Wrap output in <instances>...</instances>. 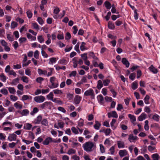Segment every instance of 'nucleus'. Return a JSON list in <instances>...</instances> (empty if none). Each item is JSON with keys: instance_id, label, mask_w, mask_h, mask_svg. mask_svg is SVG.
I'll return each mask as SVG.
<instances>
[{"instance_id": "obj_28", "label": "nucleus", "mask_w": 160, "mask_h": 160, "mask_svg": "<svg viewBox=\"0 0 160 160\" xmlns=\"http://www.w3.org/2000/svg\"><path fill=\"white\" fill-rule=\"evenodd\" d=\"M41 123L45 126H47L48 125V121L46 119H43L41 122Z\"/></svg>"}, {"instance_id": "obj_44", "label": "nucleus", "mask_w": 160, "mask_h": 160, "mask_svg": "<svg viewBox=\"0 0 160 160\" xmlns=\"http://www.w3.org/2000/svg\"><path fill=\"white\" fill-rule=\"evenodd\" d=\"M26 13L27 16L29 18H32V14L30 10H28Z\"/></svg>"}, {"instance_id": "obj_51", "label": "nucleus", "mask_w": 160, "mask_h": 160, "mask_svg": "<svg viewBox=\"0 0 160 160\" xmlns=\"http://www.w3.org/2000/svg\"><path fill=\"white\" fill-rule=\"evenodd\" d=\"M10 99L13 101H15L18 99L17 97L14 95H11L10 97Z\"/></svg>"}, {"instance_id": "obj_42", "label": "nucleus", "mask_w": 160, "mask_h": 160, "mask_svg": "<svg viewBox=\"0 0 160 160\" xmlns=\"http://www.w3.org/2000/svg\"><path fill=\"white\" fill-rule=\"evenodd\" d=\"M1 92L4 95H6L8 93V91L7 89L5 88H3L1 90Z\"/></svg>"}, {"instance_id": "obj_47", "label": "nucleus", "mask_w": 160, "mask_h": 160, "mask_svg": "<svg viewBox=\"0 0 160 160\" xmlns=\"http://www.w3.org/2000/svg\"><path fill=\"white\" fill-rule=\"evenodd\" d=\"M44 78L41 77H39L36 80V81L39 83H41L42 81L44 80Z\"/></svg>"}, {"instance_id": "obj_58", "label": "nucleus", "mask_w": 160, "mask_h": 160, "mask_svg": "<svg viewBox=\"0 0 160 160\" xmlns=\"http://www.w3.org/2000/svg\"><path fill=\"white\" fill-rule=\"evenodd\" d=\"M112 117L117 118L118 117V115L115 111H113L112 112Z\"/></svg>"}, {"instance_id": "obj_4", "label": "nucleus", "mask_w": 160, "mask_h": 160, "mask_svg": "<svg viewBox=\"0 0 160 160\" xmlns=\"http://www.w3.org/2000/svg\"><path fill=\"white\" fill-rule=\"evenodd\" d=\"M45 97L42 96H37L34 97V100L37 102L41 103L43 102L45 100Z\"/></svg>"}, {"instance_id": "obj_41", "label": "nucleus", "mask_w": 160, "mask_h": 160, "mask_svg": "<svg viewBox=\"0 0 160 160\" xmlns=\"http://www.w3.org/2000/svg\"><path fill=\"white\" fill-rule=\"evenodd\" d=\"M34 56L36 59H38L39 58V52L38 50H36L34 52Z\"/></svg>"}, {"instance_id": "obj_3", "label": "nucleus", "mask_w": 160, "mask_h": 160, "mask_svg": "<svg viewBox=\"0 0 160 160\" xmlns=\"http://www.w3.org/2000/svg\"><path fill=\"white\" fill-rule=\"evenodd\" d=\"M55 78L54 77H52L50 78V81L51 83V85L49 86V87L50 88H56L58 87V83H54Z\"/></svg>"}, {"instance_id": "obj_26", "label": "nucleus", "mask_w": 160, "mask_h": 160, "mask_svg": "<svg viewBox=\"0 0 160 160\" xmlns=\"http://www.w3.org/2000/svg\"><path fill=\"white\" fill-rule=\"evenodd\" d=\"M38 111V109L37 108L35 107L33 108L32 111L31 112L30 114L31 115H33L35 113L37 112Z\"/></svg>"}, {"instance_id": "obj_25", "label": "nucleus", "mask_w": 160, "mask_h": 160, "mask_svg": "<svg viewBox=\"0 0 160 160\" xmlns=\"http://www.w3.org/2000/svg\"><path fill=\"white\" fill-rule=\"evenodd\" d=\"M138 88V83L136 82H134L132 84V89L135 90Z\"/></svg>"}, {"instance_id": "obj_59", "label": "nucleus", "mask_w": 160, "mask_h": 160, "mask_svg": "<svg viewBox=\"0 0 160 160\" xmlns=\"http://www.w3.org/2000/svg\"><path fill=\"white\" fill-rule=\"evenodd\" d=\"M22 79L24 82L27 83L28 82V78L26 76H23L22 77Z\"/></svg>"}, {"instance_id": "obj_18", "label": "nucleus", "mask_w": 160, "mask_h": 160, "mask_svg": "<svg viewBox=\"0 0 160 160\" xmlns=\"http://www.w3.org/2000/svg\"><path fill=\"white\" fill-rule=\"evenodd\" d=\"M95 124L94 126V128L97 130L99 129L101 124L98 121H95Z\"/></svg>"}, {"instance_id": "obj_43", "label": "nucleus", "mask_w": 160, "mask_h": 160, "mask_svg": "<svg viewBox=\"0 0 160 160\" xmlns=\"http://www.w3.org/2000/svg\"><path fill=\"white\" fill-rule=\"evenodd\" d=\"M159 116L158 115H154L152 117V118L158 122L159 120Z\"/></svg>"}, {"instance_id": "obj_49", "label": "nucleus", "mask_w": 160, "mask_h": 160, "mask_svg": "<svg viewBox=\"0 0 160 160\" xmlns=\"http://www.w3.org/2000/svg\"><path fill=\"white\" fill-rule=\"evenodd\" d=\"M72 132L75 134H77L78 133V130L74 127H72L71 128Z\"/></svg>"}, {"instance_id": "obj_54", "label": "nucleus", "mask_w": 160, "mask_h": 160, "mask_svg": "<svg viewBox=\"0 0 160 160\" xmlns=\"http://www.w3.org/2000/svg\"><path fill=\"white\" fill-rule=\"evenodd\" d=\"M73 33L75 35L77 33L78 31V28L76 26H74L73 27Z\"/></svg>"}, {"instance_id": "obj_19", "label": "nucleus", "mask_w": 160, "mask_h": 160, "mask_svg": "<svg viewBox=\"0 0 160 160\" xmlns=\"http://www.w3.org/2000/svg\"><path fill=\"white\" fill-rule=\"evenodd\" d=\"M106 8L108 9H110L111 8V4L110 2L108 1H105L104 3Z\"/></svg>"}, {"instance_id": "obj_27", "label": "nucleus", "mask_w": 160, "mask_h": 160, "mask_svg": "<svg viewBox=\"0 0 160 160\" xmlns=\"http://www.w3.org/2000/svg\"><path fill=\"white\" fill-rule=\"evenodd\" d=\"M0 77L1 78V80L3 82L6 81V77L4 75L3 73H2L1 74H0Z\"/></svg>"}, {"instance_id": "obj_50", "label": "nucleus", "mask_w": 160, "mask_h": 160, "mask_svg": "<svg viewBox=\"0 0 160 160\" xmlns=\"http://www.w3.org/2000/svg\"><path fill=\"white\" fill-rule=\"evenodd\" d=\"M71 37V35L70 33L69 32H67L66 33V36L65 37V39L67 40H69L70 39Z\"/></svg>"}, {"instance_id": "obj_12", "label": "nucleus", "mask_w": 160, "mask_h": 160, "mask_svg": "<svg viewBox=\"0 0 160 160\" xmlns=\"http://www.w3.org/2000/svg\"><path fill=\"white\" fill-rule=\"evenodd\" d=\"M119 154L121 157H122L127 154V152L126 150H120L119 151Z\"/></svg>"}, {"instance_id": "obj_14", "label": "nucleus", "mask_w": 160, "mask_h": 160, "mask_svg": "<svg viewBox=\"0 0 160 160\" xmlns=\"http://www.w3.org/2000/svg\"><path fill=\"white\" fill-rule=\"evenodd\" d=\"M117 144L119 148H123L125 147L124 143L123 142L118 141L117 142Z\"/></svg>"}, {"instance_id": "obj_7", "label": "nucleus", "mask_w": 160, "mask_h": 160, "mask_svg": "<svg viewBox=\"0 0 160 160\" xmlns=\"http://www.w3.org/2000/svg\"><path fill=\"white\" fill-rule=\"evenodd\" d=\"M122 62L123 64L125 65L126 67L128 68L129 66V63L125 58H123L122 59Z\"/></svg>"}, {"instance_id": "obj_17", "label": "nucleus", "mask_w": 160, "mask_h": 160, "mask_svg": "<svg viewBox=\"0 0 160 160\" xmlns=\"http://www.w3.org/2000/svg\"><path fill=\"white\" fill-rule=\"evenodd\" d=\"M103 83L101 80H99L98 81V84L97 88L98 89H100L103 87Z\"/></svg>"}, {"instance_id": "obj_48", "label": "nucleus", "mask_w": 160, "mask_h": 160, "mask_svg": "<svg viewBox=\"0 0 160 160\" xmlns=\"http://www.w3.org/2000/svg\"><path fill=\"white\" fill-rule=\"evenodd\" d=\"M100 149L101 151V152L102 153H103L105 152V149L104 147L103 146V145L102 144H100Z\"/></svg>"}, {"instance_id": "obj_56", "label": "nucleus", "mask_w": 160, "mask_h": 160, "mask_svg": "<svg viewBox=\"0 0 160 160\" xmlns=\"http://www.w3.org/2000/svg\"><path fill=\"white\" fill-rule=\"evenodd\" d=\"M32 26L34 28L36 29H39V26L36 23H32Z\"/></svg>"}, {"instance_id": "obj_11", "label": "nucleus", "mask_w": 160, "mask_h": 160, "mask_svg": "<svg viewBox=\"0 0 160 160\" xmlns=\"http://www.w3.org/2000/svg\"><path fill=\"white\" fill-rule=\"evenodd\" d=\"M50 141H52V138L50 137L48 138L43 142V144L44 145H48Z\"/></svg>"}, {"instance_id": "obj_62", "label": "nucleus", "mask_w": 160, "mask_h": 160, "mask_svg": "<svg viewBox=\"0 0 160 160\" xmlns=\"http://www.w3.org/2000/svg\"><path fill=\"white\" fill-rule=\"evenodd\" d=\"M75 151L73 149H71L69 150H68L67 153L68 154H71L72 153H75Z\"/></svg>"}, {"instance_id": "obj_40", "label": "nucleus", "mask_w": 160, "mask_h": 160, "mask_svg": "<svg viewBox=\"0 0 160 160\" xmlns=\"http://www.w3.org/2000/svg\"><path fill=\"white\" fill-rule=\"evenodd\" d=\"M53 92L55 94H62V92L61 90L58 89H56L53 90Z\"/></svg>"}, {"instance_id": "obj_64", "label": "nucleus", "mask_w": 160, "mask_h": 160, "mask_svg": "<svg viewBox=\"0 0 160 160\" xmlns=\"http://www.w3.org/2000/svg\"><path fill=\"white\" fill-rule=\"evenodd\" d=\"M142 75L141 71L140 70H138L137 71V78H139Z\"/></svg>"}, {"instance_id": "obj_16", "label": "nucleus", "mask_w": 160, "mask_h": 160, "mask_svg": "<svg viewBox=\"0 0 160 160\" xmlns=\"http://www.w3.org/2000/svg\"><path fill=\"white\" fill-rule=\"evenodd\" d=\"M32 97L31 96H28L27 95H24L22 98V101L26 100L27 99L31 100Z\"/></svg>"}, {"instance_id": "obj_52", "label": "nucleus", "mask_w": 160, "mask_h": 160, "mask_svg": "<svg viewBox=\"0 0 160 160\" xmlns=\"http://www.w3.org/2000/svg\"><path fill=\"white\" fill-rule=\"evenodd\" d=\"M58 109L59 111H60L63 113H65L66 112V110L64 109V108H63L61 107H59L58 108Z\"/></svg>"}, {"instance_id": "obj_34", "label": "nucleus", "mask_w": 160, "mask_h": 160, "mask_svg": "<svg viewBox=\"0 0 160 160\" xmlns=\"http://www.w3.org/2000/svg\"><path fill=\"white\" fill-rule=\"evenodd\" d=\"M7 38L10 41H13L14 40V38L13 36H11L9 34L7 35Z\"/></svg>"}, {"instance_id": "obj_45", "label": "nucleus", "mask_w": 160, "mask_h": 160, "mask_svg": "<svg viewBox=\"0 0 160 160\" xmlns=\"http://www.w3.org/2000/svg\"><path fill=\"white\" fill-rule=\"evenodd\" d=\"M38 40L39 41V42L41 43H42L44 41V38L42 37V36L41 35L39 36L38 37Z\"/></svg>"}, {"instance_id": "obj_30", "label": "nucleus", "mask_w": 160, "mask_h": 160, "mask_svg": "<svg viewBox=\"0 0 160 160\" xmlns=\"http://www.w3.org/2000/svg\"><path fill=\"white\" fill-rule=\"evenodd\" d=\"M18 25V23L16 22L13 21L11 24V27L12 28H14L17 27Z\"/></svg>"}, {"instance_id": "obj_33", "label": "nucleus", "mask_w": 160, "mask_h": 160, "mask_svg": "<svg viewBox=\"0 0 160 160\" xmlns=\"http://www.w3.org/2000/svg\"><path fill=\"white\" fill-rule=\"evenodd\" d=\"M136 76V74L135 73H131L129 76V78L132 80H133Z\"/></svg>"}, {"instance_id": "obj_5", "label": "nucleus", "mask_w": 160, "mask_h": 160, "mask_svg": "<svg viewBox=\"0 0 160 160\" xmlns=\"http://www.w3.org/2000/svg\"><path fill=\"white\" fill-rule=\"evenodd\" d=\"M17 137L16 134L14 133L11 134L9 135L8 139L10 141H15Z\"/></svg>"}, {"instance_id": "obj_46", "label": "nucleus", "mask_w": 160, "mask_h": 160, "mask_svg": "<svg viewBox=\"0 0 160 160\" xmlns=\"http://www.w3.org/2000/svg\"><path fill=\"white\" fill-rule=\"evenodd\" d=\"M81 56L84 61L87 60L88 58L87 57V53H84L83 54H81Z\"/></svg>"}, {"instance_id": "obj_22", "label": "nucleus", "mask_w": 160, "mask_h": 160, "mask_svg": "<svg viewBox=\"0 0 160 160\" xmlns=\"http://www.w3.org/2000/svg\"><path fill=\"white\" fill-rule=\"evenodd\" d=\"M152 157L153 160H158L159 158V156L157 153H155L152 154Z\"/></svg>"}, {"instance_id": "obj_9", "label": "nucleus", "mask_w": 160, "mask_h": 160, "mask_svg": "<svg viewBox=\"0 0 160 160\" xmlns=\"http://www.w3.org/2000/svg\"><path fill=\"white\" fill-rule=\"evenodd\" d=\"M51 103V102H46L41 105L40 107L42 109H44L46 106H48V105H50Z\"/></svg>"}, {"instance_id": "obj_6", "label": "nucleus", "mask_w": 160, "mask_h": 160, "mask_svg": "<svg viewBox=\"0 0 160 160\" xmlns=\"http://www.w3.org/2000/svg\"><path fill=\"white\" fill-rule=\"evenodd\" d=\"M81 97L78 95H76L74 99V102L76 104H78L81 100Z\"/></svg>"}, {"instance_id": "obj_37", "label": "nucleus", "mask_w": 160, "mask_h": 160, "mask_svg": "<svg viewBox=\"0 0 160 160\" xmlns=\"http://www.w3.org/2000/svg\"><path fill=\"white\" fill-rule=\"evenodd\" d=\"M14 106L17 109H21L22 106V105H21L20 104L18 103L17 102H16L14 103Z\"/></svg>"}, {"instance_id": "obj_61", "label": "nucleus", "mask_w": 160, "mask_h": 160, "mask_svg": "<svg viewBox=\"0 0 160 160\" xmlns=\"http://www.w3.org/2000/svg\"><path fill=\"white\" fill-rule=\"evenodd\" d=\"M42 119V117L41 116H38L37 119V123H39L41 121Z\"/></svg>"}, {"instance_id": "obj_21", "label": "nucleus", "mask_w": 160, "mask_h": 160, "mask_svg": "<svg viewBox=\"0 0 160 160\" xmlns=\"http://www.w3.org/2000/svg\"><path fill=\"white\" fill-rule=\"evenodd\" d=\"M150 98V97L148 95H147L146 97L144 99V100L145 104H149V100Z\"/></svg>"}, {"instance_id": "obj_32", "label": "nucleus", "mask_w": 160, "mask_h": 160, "mask_svg": "<svg viewBox=\"0 0 160 160\" xmlns=\"http://www.w3.org/2000/svg\"><path fill=\"white\" fill-rule=\"evenodd\" d=\"M53 93L52 92H51L50 93L47 95V98L49 99H51V100L53 99Z\"/></svg>"}, {"instance_id": "obj_20", "label": "nucleus", "mask_w": 160, "mask_h": 160, "mask_svg": "<svg viewBox=\"0 0 160 160\" xmlns=\"http://www.w3.org/2000/svg\"><path fill=\"white\" fill-rule=\"evenodd\" d=\"M97 98L99 103L102 104L103 100V97L102 95H100L97 97Z\"/></svg>"}, {"instance_id": "obj_8", "label": "nucleus", "mask_w": 160, "mask_h": 160, "mask_svg": "<svg viewBox=\"0 0 160 160\" xmlns=\"http://www.w3.org/2000/svg\"><path fill=\"white\" fill-rule=\"evenodd\" d=\"M149 68L150 71L154 73H157L158 72L157 69L155 68L152 65L150 67H149Z\"/></svg>"}, {"instance_id": "obj_36", "label": "nucleus", "mask_w": 160, "mask_h": 160, "mask_svg": "<svg viewBox=\"0 0 160 160\" xmlns=\"http://www.w3.org/2000/svg\"><path fill=\"white\" fill-rule=\"evenodd\" d=\"M85 44L86 43L84 42H82V44L80 46V49L81 51H83L86 49V48H85Z\"/></svg>"}, {"instance_id": "obj_15", "label": "nucleus", "mask_w": 160, "mask_h": 160, "mask_svg": "<svg viewBox=\"0 0 160 160\" xmlns=\"http://www.w3.org/2000/svg\"><path fill=\"white\" fill-rule=\"evenodd\" d=\"M128 117L130 118L132 122L133 123L136 121L135 117L133 115L129 114L128 115Z\"/></svg>"}, {"instance_id": "obj_63", "label": "nucleus", "mask_w": 160, "mask_h": 160, "mask_svg": "<svg viewBox=\"0 0 160 160\" xmlns=\"http://www.w3.org/2000/svg\"><path fill=\"white\" fill-rule=\"evenodd\" d=\"M58 124L59 126V127L62 128L63 127L64 123L63 122H58Z\"/></svg>"}, {"instance_id": "obj_10", "label": "nucleus", "mask_w": 160, "mask_h": 160, "mask_svg": "<svg viewBox=\"0 0 160 160\" xmlns=\"http://www.w3.org/2000/svg\"><path fill=\"white\" fill-rule=\"evenodd\" d=\"M137 139V137L136 136H134L132 134H130L128 138V140L130 142H132Z\"/></svg>"}, {"instance_id": "obj_38", "label": "nucleus", "mask_w": 160, "mask_h": 160, "mask_svg": "<svg viewBox=\"0 0 160 160\" xmlns=\"http://www.w3.org/2000/svg\"><path fill=\"white\" fill-rule=\"evenodd\" d=\"M56 61V58H52L50 59V62L49 64H52L53 62H55Z\"/></svg>"}, {"instance_id": "obj_1", "label": "nucleus", "mask_w": 160, "mask_h": 160, "mask_svg": "<svg viewBox=\"0 0 160 160\" xmlns=\"http://www.w3.org/2000/svg\"><path fill=\"white\" fill-rule=\"evenodd\" d=\"M94 146L96 147L95 145H94V143L90 142H87L83 145L84 149L87 152L92 151Z\"/></svg>"}, {"instance_id": "obj_35", "label": "nucleus", "mask_w": 160, "mask_h": 160, "mask_svg": "<svg viewBox=\"0 0 160 160\" xmlns=\"http://www.w3.org/2000/svg\"><path fill=\"white\" fill-rule=\"evenodd\" d=\"M37 20L39 23L40 25H42L43 23L44 22L42 18L40 17H39L38 18Z\"/></svg>"}, {"instance_id": "obj_23", "label": "nucleus", "mask_w": 160, "mask_h": 160, "mask_svg": "<svg viewBox=\"0 0 160 160\" xmlns=\"http://www.w3.org/2000/svg\"><path fill=\"white\" fill-rule=\"evenodd\" d=\"M108 27L110 29H113L114 28L115 26L112 22L109 21L108 22Z\"/></svg>"}, {"instance_id": "obj_60", "label": "nucleus", "mask_w": 160, "mask_h": 160, "mask_svg": "<svg viewBox=\"0 0 160 160\" xmlns=\"http://www.w3.org/2000/svg\"><path fill=\"white\" fill-rule=\"evenodd\" d=\"M52 101L53 102H54L56 103H58V104H61L62 103L61 101L58 100L57 98H55L54 99L52 100Z\"/></svg>"}, {"instance_id": "obj_31", "label": "nucleus", "mask_w": 160, "mask_h": 160, "mask_svg": "<svg viewBox=\"0 0 160 160\" xmlns=\"http://www.w3.org/2000/svg\"><path fill=\"white\" fill-rule=\"evenodd\" d=\"M103 85L105 86H107L110 82V81L108 79H106L103 81Z\"/></svg>"}, {"instance_id": "obj_29", "label": "nucleus", "mask_w": 160, "mask_h": 160, "mask_svg": "<svg viewBox=\"0 0 160 160\" xmlns=\"http://www.w3.org/2000/svg\"><path fill=\"white\" fill-rule=\"evenodd\" d=\"M8 90L9 92L12 94H14L15 92L14 88L13 87H9L8 88Z\"/></svg>"}, {"instance_id": "obj_39", "label": "nucleus", "mask_w": 160, "mask_h": 160, "mask_svg": "<svg viewBox=\"0 0 160 160\" xmlns=\"http://www.w3.org/2000/svg\"><path fill=\"white\" fill-rule=\"evenodd\" d=\"M79 43L78 42L75 46L74 49L79 53H80V51L79 49Z\"/></svg>"}, {"instance_id": "obj_55", "label": "nucleus", "mask_w": 160, "mask_h": 160, "mask_svg": "<svg viewBox=\"0 0 160 160\" xmlns=\"http://www.w3.org/2000/svg\"><path fill=\"white\" fill-rule=\"evenodd\" d=\"M32 125L29 123H27L25 126V129L27 130H29L31 129Z\"/></svg>"}, {"instance_id": "obj_53", "label": "nucleus", "mask_w": 160, "mask_h": 160, "mask_svg": "<svg viewBox=\"0 0 160 160\" xmlns=\"http://www.w3.org/2000/svg\"><path fill=\"white\" fill-rule=\"evenodd\" d=\"M26 40V38L24 37L20 38L19 39V41L21 43L25 42Z\"/></svg>"}, {"instance_id": "obj_57", "label": "nucleus", "mask_w": 160, "mask_h": 160, "mask_svg": "<svg viewBox=\"0 0 160 160\" xmlns=\"http://www.w3.org/2000/svg\"><path fill=\"white\" fill-rule=\"evenodd\" d=\"M111 130L110 128H107L104 132L106 135H108L111 132Z\"/></svg>"}, {"instance_id": "obj_13", "label": "nucleus", "mask_w": 160, "mask_h": 160, "mask_svg": "<svg viewBox=\"0 0 160 160\" xmlns=\"http://www.w3.org/2000/svg\"><path fill=\"white\" fill-rule=\"evenodd\" d=\"M146 114L144 113H142L138 118V119L139 121H142L146 117Z\"/></svg>"}, {"instance_id": "obj_2", "label": "nucleus", "mask_w": 160, "mask_h": 160, "mask_svg": "<svg viewBox=\"0 0 160 160\" xmlns=\"http://www.w3.org/2000/svg\"><path fill=\"white\" fill-rule=\"evenodd\" d=\"M84 95L86 96H90L92 99H94L95 97V94L92 89H90L86 91L84 93Z\"/></svg>"}, {"instance_id": "obj_24", "label": "nucleus", "mask_w": 160, "mask_h": 160, "mask_svg": "<svg viewBox=\"0 0 160 160\" xmlns=\"http://www.w3.org/2000/svg\"><path fill=\"white\" fill-rule=\"evenodd\" d=\"M29 113V111L28 109H24L22 110L21 114L23 116H26Z\"/></svg>"}]
</instances>
